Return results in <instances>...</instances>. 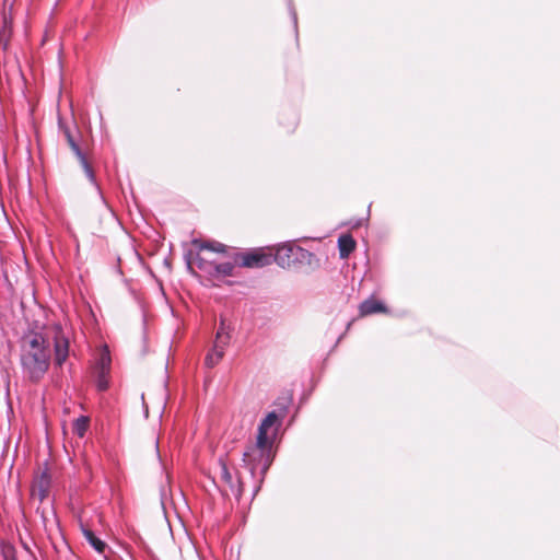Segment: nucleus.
<instances>
[{"label":"nucleus","mask_w":560,"mask_h":560,"mask_svg":"<svg viewBox=\"0 0 560 560\" xmlns=\"http://www.w3.org/2000/svg\"><path fill=\"white\" fill-rule=\"evenodd\" d=\"M51 361V348L48 338L42 331H28L20 341V363L24 376L31 382L40 381L47 373Z\"/></svg>","instance_id":"nucleus-1"},{"label":"nucleus","mask_w":560,"mask_h":560,"mask_svg":"<svg viewBox=\"0 0 560 560\" xmlns=\"http://www.w3.org/2000/svg\"><path fill=\"white\" fill-rule=\"evenodd\" d=\"M279 425L278 415L275 411L269 412L258 427L256 442L244 452L243 460L253 474H265L269 468L273 459L272 446Z\"/></svg>","instance_id":"nucleus-2"},{"label":"nucleus","mask_w":560,"mask_h":560,"mask_svg":"<svg viewBox=\"0 0 560 560\" xmlns=\"http://www.w3.org/2000/svg\"><path fill=\"white\" fill-rule=\"evenodd\" d=\"M196 253L192 260H188V268L196 266L210 280H222L232 276L235 268L231 261L218 262L217 257L226 252V246L215 241H191Z\"/></svg>","instance_id":"nucleus-3"},{"label":"nucleus","mask_w":560,"mask_h":560,"mask_svg":"<svg viewBox=\"0 0 560 560\" xmlns=\"http://www.w3.org/2000/svg\"><path fill=\"white\" fill-rule=\"evenodd\" d=\"M231 340L230 328L221 320L215 334V340L212 349L206 355V364L209 368L215 366L223 358L226 347Z\"/></svg>","instance_id":"nucleus-4"},{"label":"nucleus","mask_w":560,"mask_h":560,"mask_svg":"<svg viewBox=\"0 0 560 560\" xmlns=\"http://www.w3.org/2000/svg\"><path fill=\"white\" fill-rule=\"evenodd\" d=\"M69 357V339L62 332L60 326L55 327L54 335V363L61 368Z\"/></svg>","instance_id":"nucleus-5"},{"label":"nucleus","mask_w":560,"mask_h":560,"mask_svg":"<svg viewBox=\"0 0 560 560\" xmlns=\"http://www.w3.org/2000/svg\"><path fill=\"white\" fill-rule=\"evenodd\" d=\"M50 476L46 470L38 472L33 481L32 497L43 502L49 494Z\"/></svg>","instance_id":"nucleus-6"},{"label":"nucleus","mask_w":560,"mask_h":560,"mask_svg":"<svg viewBox=\"0 0 560 560\" xmlns=\"http://www.w3.org/2000/svg\"><path fill=\"white\" fill-rule=\"evenodd\" d=\"M272 262V255L264 250H255L242 256L241 265L248 268H260Z\"/></svg>","instance_id":"nucleus-7"},{"label":"nucleus","mask_w":560,"mask_h":560,"mask_svg":"<svg viewBox=\"0 0 560 560\" xmlns=\"http://www.w3.org/2000/svg\"><path fill=\"white\" fill-rule=\"evenodd\" d=\"M66 136H67V140H68V143L70 145V148L72 149V151L75 153V155L78 156V159L80 160L83 168H84V172L86 174V176L89 177V179L95 184V176H94V173H93V170L91 168V166L89 165L84 154L82 153V151L80 150V147L78 145V143L74 141V139L72 138V136L70 135L69 131L66 132Z\"/></svg>","instance_id":"nucleus-8"},{"label":"nucleus","mask_w":560,"mask_h":560,"mask_svg":"<svg viewBox=\"0 0 560 560\" xmlns=\"http://www.w3.org/2000/svg\"><path fill=\"white\" fill-rule=\"evenodd\" d=\"M386 306L383 304V302L370 298L365 301H363L359 306V312L361 316H368L376 313H385Z\"/></svg>","instance_id":"nucleus-9"},{"label":"nucleus","mask_w":560,"mask_h":560,"mask_svg":"<svg viewBox=\"0 0 560 560\" xmlns=\"http://www.w3.org/2000/svg\"><path fill=\"white\" fill-rule=\"evenodd\" d=\"M338 248L341 258H348L355 248V241L349 234H343L338 238Z\"/></svg>","instance_id":"nucleus-10"},{"label":"nucleus","mask_w":560,"mask_h":560,"mask_svg":"<svg viewBox=\"0 0 560 560\" xmlns=\"http://www.w3.org/2000/svg\"><path fill=\"white\" fill-rule=\"evenodd\" d=\"M81 530L88 542L98 552L104 553L106 544L94 535V533L81 524Z\"/></svg>","instance_id":"nucleus-11"},{"label":"nucleus","mask_w":560,"mask_h":560,"mask_svg":"<svg viewBox=\"0 0 560 560\" xmlns=\"http://www.w3.org/2000/svg\"><path fill=\"white\" fill-rule=\"evenodd\" d=\"M293 247L291 245H281L278 247L277 253L275 257H272V260H276L278 265L284 267L285 265L290 264V258L292 254Z\"/></svg>","instance_id":"nucleus-12"},{"label":"nucleus","mask_w":560,"mask_h":560,"mask_svg":"<svg viewBox=\"0 0 560 560\" xmlns=\"http://www.w3.org/2000/svg\"><path fill=\"white\" fill-rule=\"evenodd\" d=\"M110 362H112V360H110L109 352L107 351V349H105L101 353L100 359L97 361V372L109 373Z\"/></svg>","instance_id":"nucleus-13"},{"label":"nucleus","mask_w":560,"mask_h":560,"mask_svg":"<svg viewBox=\"0 0 560 560\" xmlns=\"http://www.w3.org/2000/svg\"><path fill=\"white\" fill-rule=\"evenodd\" d=\"M88 427H89V419L86 417H79L73 422V432L78 436L82 438V436H84V434L88 430Z\"/></svg>","instance_id":"nucleus-14"},{"label":"nucleus","mask_w":560,"mask_h":560,"mask_svg":"<svg viewBox=\"0 0 560 560\" xmlns=\"http://www.w3.org/2000/svg\"><path fill=\"white\" fill-rule=\"evenodd\" d=\"M97 388L100 390H106L108 388V373L97 372Z\"/></svg>","instance_id":"nucleus-15"},{"label":"nucleus","mask_w":560,"mask_h":560,"mask_svg":"<svg viewBox=\"0 0 560 560\" xmlns=\"http://www.w3.org/2000/svg\"><path fill=\"white\" fill-rule=\"evenodd\" d=\"M221 477L226 483L232 482V475L224 463H221Z\"/></svg>","instance_id":"nucleus-16"},{"label":"nucleus","mask_w":560,"mask_h":560,"mask_svg":"<svg viewBox=\"0 0 560 560\" xmlns=\"http://www.w3.org/2000/svg\"><path fill=\"white\" fill-rule=\"evenodd\" d=\"M142 404H143V407H144L145 417H148V406H147V402L144 400V395H142Z\"/></svg>","instance_id":"nucleus-17"}]
</instances>
